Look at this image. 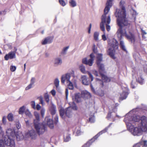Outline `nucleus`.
I'll use <instances>...</instances> for the list:
<instances>
[{
	"label": "nucleus",
	"instance_id": "f257e3e1",
	"mask_svg": "<svg viewBox=\"0 0 147 147\" xmlns=\"http://www.w3.org/2000/svg\"><path fill=\"white\" fill-rule=\"evenodd\" d=\"M136 109L130 111L125 115L124 120L127 129L134 136H139L143 132L147 131V120L146 117L134 115Z\"/></svg>",
	"mask_w": 147,
	"mask_h": 147
},
{
	"label": "nucleus",
	"instance_id": "f03ea898",
	"mask_svg": "<svg viewBox=\"0 0 147 147\" xmlns=\"http://www.w3.org/2000/svg\"><path fill=\"white\" fill-rule=\"evenodd\" d=\"M125 2L123 1H121L120 3V5L121 8V10L117 9L115 14L116 16L118 17L117 19V23L118 25L120 27L118 30L116 34L118 38L121 40L122 36H125L126 38L132 43H134L135 41V37L134 35L130 32L127 34L125 30H123V27L124 26H129L130 25V22L128 21L126 18V15L125 7L123 6Z\"/></svg>",
	"mask_w": 147,
	"mask_h": 147
},
{
	"label": "nucleus",
	"instance_id": "7ed1b4c3",
	"mask_svg": "<svg viewBox=\"0 0 147 147\" xmlns=\"http://www.w3.org/2000/svg\"><path fill=\"white\" fill-rule=\"evenodd\" d=\"M111 7H105L104 9V13L102 16L101 18V22L100 24V28L101 30L103 32L105 31L104 26L105 24H109L111 21L110 16V15L107 14L110 10Z\"/></svg>",
	"mask_w": 147,
	"mask_h": 147
},
{
	"label": "nucleus",
	"instance_id": "20e7f679",
	"mask_svg": "<svg viewBox=\"0 0 147 147\" xmlns=\"http://www.w3.org/2000/svg\"><path fill=\"white\" fill-rule=\"evenodd\" d=\"M6 134L7 136L6 138L11 137L15 138L16 136L17 141H20L23 139L24 137L23 134L21 133L18 132L16 133L14 129L9 128L7 129Z\"/></svg>",
	"mask_w": 147,
	"mask_h": 147
},
{
	"label": "nucleus",
	"instance_id": "39448f33",
	"mask_svg": "<svg viewBox=\"0 0 147 147\" xmlns=\"http://www.w3.org/2000/svg\"><path fill=\"white\" fill-rule=\"evenodd\" d=\"M119 43L115 39L112 40V42L111 45L112 48H109L108 51L109 55L113 59H115L116 57L115 56V49H118V48Z\"/></svg>",
	"mask_w": 147,
	"mask_h": 147
},
{
	"label": "nucleus",
	"instance_id": "423d86ee",
	"mask_svg": "<svg viewBox=\"0 0 147 147\" xmlns=\"http://www.w3.org/2000/svg\"><path fill=\"white\" fill-rule=\"evenodd\" d=\"M34 125L36 132L39 135L42 134L45 132V127L44 125L39 123L34 124Z\"/></svg>",
	"mask_w": 147,
	"mask_h": 147
},
{
	"label": "nucleus",
	"instance_id": "0eeeda50",
	"mask_svg": "<svg viewBox=\"0 0 147 147\" xmlns=\"http://www.w3.org/2000/svg\"><path fill=\"white\" fill-rule=\"evenodd\" d=\"M102 56L101 54H98L97 56L96 63L99 68V73L100 74H102V72L103 71L105 70L104 65L100 63L102 61Z\"/></svg>",
	"mask_w": 147,
	"mask_h": 147
},
{
	"label": "nucleus",
	"instance_id": "6e6552de",
	"mask_svg": "<svg viewBox=\"0 0 147 147\" xmlns=\"http://www.w3.org/2000/svg\"><path fill=\"white\" fill-rule=\"evenodd\" d=\"M108 127L106 128L100 132L98 134L94 137L91 140H89L82 147H89L90 146L91 144V143L94 141L96 139L100 134H102V133L106 132L107 130Z\"/></svg>",
	"mask_w": 147,
	"mask_h": 147
},
{
	"label": "nucleus",
	"instance_id": "1a4fd4ad",
	"mask_svg": "<svg viewBox=\"0 0 147 147\" xmlns=\"http://www.w3.org/2000/svg\"><path fill=\"white\" fill-rule=\"evenodd\" d=\"M14 138L11 137L6 138L5 137L4 138L5 145L10 147H15V145L14 140Z\"/></svg>",
	"mask_w": 147,
	"mask_h": 147
},
{
	"label": "nucleus",
	"instance_id": "9d476101",
	"mask_svg": "<svg viewBox=\"0 0 147 147\" xmlns=\"http://www.w3.org/2000/svg\"><path fill=\"white\" fill-rule=\"evenodd\" d=\"M90 59L88 60L86 58L83 59L82 60V63L88 65L90 66H92V65L94 60V56L93 53H92L90 55Z\"/></svg>",
	"mask_w": 147,
	"mask_h": 147
},
{
	"label": "nucleus",
	"instance_id": "9b49d317",
	"mask_svg": "<svg viewBox=\"0 0 147 147\" xmlns=\"http://www.w3.org/2000/svg\"><path fill=\"white\" fill-rule=\"evenodd\" d=\"M70 78V74L67 73L66 74L63 75L61 77V82L63 84L65 82L66 83L69 82Z\"/></svg>",
	"mask_w": 147,
	"mask_h": 147
},
{
	"label": "nucleus",
	"instance_id": "f8f14e48",
	"mask_svg": "<svg viewBox=\"0 0 147 147\" xmlns=\"http://www.w3.org/2000/svg\"><path fill=\"white\" fill-rule=\"evenodd\" d=\"M118 105V104L117 103L115 105H113L112 107H111V108H109V109L110 111L111 110L113 112H115L117 111V107ZM112 112L110 111V112L108 114L107 116V118L109 119L111 116V113Z\"/></svg>",
	"mask_w": 147,
	"mask_h": 147
},
{
	"label": "nucleus",
	"instance_id": "ddd939ff",
	"mask_svg": "<svg viewBox=\"0 0 147 147\" xmlns=\"http://www.w3.org/2000/svg\"><path fill=\"white\" fill-rule=\"evenodd\" d=\"M15 57V52L11 51L5 56L4 59L5 60H8L9 59H12Z\"/></svg>",
	"mask_w": 147,
	"mask_h": 147
},
{
	"label": "nucleus",
	"instance_id": "4468645a",
	"mask_svg": "<svg viewBox=\"0 0 147 147\" xmlns=\"http://www.w3.org/2000/svg\"><path fill=\"white\" fill-rule=\"evenodd\" d=\"M90 86L92 91L94 94L101 96H103L104 95V93L103 90L99 89L97 90V92H96L92 84L90 85Z\"/></svg>",
	"mask_w": 147,
	"mask_h": 147
},
{
	"label": "nucleus",
	"instance_id": "2eb2a0df",
	"mask_svg": "<svg viewBox=\"0 0 147 147\" xmlns=\"http://www.w3.org/2000/svg\"><path fill=\"white\" fill-rule=\"evenodd\" d=\"M81 96L82 97L85 98H89L91 97L90 93L86 90L82 91Z\"/></svg>",
	"mask_w": 147,
	"mask_h": 147
},
{
	"label": "nucleus",
	"instance_id": "dca6fc26",
	"mask_svg": "<svg viewBox=\"0 0 147 147\" xmlns=\"http://www.w3.org/2000/svg\"><path fill=\"white\" fill-rule=\"evenodd\" d=\"M62 63L61 59L59 57H57L54 59L53 61L54 65L57 67L61 65Z\"/></svg>",
	"mask_w": 147,
	"mask_h": 147
},
{
	"label": "nucleus",
	"instance_id": "f3484780",
	"mask_svg": "<svg viewBox=\"0 0 147 147\" xmlns=\"http://www.w3.org/2000/svg\"><path fill=\"white\" fill-rule=\"evenodd\" d=\"M82 84L85 85H88L90 82L88 80V78L86 76H82L81 77Z\"/></svg>",
	"mask_w": 147,
	"mask_h": 147
},
{
	"label": "nucleus",
	"instance_id": "a211bd4d",
	"mask_svg": "<svg viewBox=\"0 0 147 147\" xmlns=\"http://www.w3.org/2000/svg\"><path fill=\"white\" fill-rule=\"evenodd\" d=\"M53 39V38L51 37H46L44 40L42 41V44L43 45H45L50 43L52 42Z\"/></svg>",
	"mask_w": 147,
	"mask_h": 147
},
{
	"label": "nucleus",
	"instance_id": "6ab92c4d",
	"mask_svg": "<svg viewBox=\"0 0 147 147\" xmlns=\"http://www.w3.org/2000/svg\"><path fill=\"white\" fill-rule=\"evenodd\" d=\"M45 120H47V124L49 127L51 128L52 129L54 127V124L52 119H49L48 117H46Z\"/></svg>",
	"mask_w": 147,
	"mask_h": 147
},
{
	"label": "nucleus",
	"instance_id": "aec40b11",
	"mask_svg": "<svg viewBox=\"0 0 147 147\" xmlns=\"http://www.w3.org/2000/svg\"><path fill=\"white\" fill-rule=\"evenodd\" d=\"M34 115L35 117V119H34V124L40 123L39 114L36 112H34Z\"/></svg>",
	"mask_w": 147,
	"mask_h": 147
},
{
	"label": "nucleus",
	"instance_id": "412c9836",
	"mask_svg": "<svg viewBox=\"0 0 147 147\" xmlns=\"http://www.w3.org/2000/svg\"><path fill=\"white\" fill-rule=\"evenodd\" d=\"M65 114L68 117H71L72 114V110L71 107H68L65 109Z\"/></svg>",
	"mask_w": 147,
	"mask_h": 147
},
{
	"label": "nucleus",
	"instance_id": "4be33fe9",
	"mask_svg": "<svg viewBox=\"0 0 147 147\" xmlns=\"http://www.w3.org/2000/svg\"><path fill=\"white\" fill-rule=\"evenodd\" d=\"M29 135L32 139H35L37 136L36 133L34 130H30L29 132Z\"/></svg>",
	"mask_w": 147,
	"mask_h": 147
},
{
	"label": "nucleus",
	"instance_id": "5701e85b",
	"mask_svg": "<svg viewBox=\"0 0 147 147\" xmlns=\"http://www.w3.org/2000/svg\"><path fill=\"white\" fill-rule=\"evenodd\" d=\"M56 106L53 103L51 104V106L50 108V111L52 115H53L56 113Z\"/></svg>",
	"mask_w": 147,
	"mask_h": 147
},
{
	"label": "nucleus",
	"instance_id": "b1692460",
	"mask_svg": "<svg viewBox=\"0 0 147 147\" xmlns=\"http://www.w3.org/2000/svg\"><path fill=\"white\" fill-rule=\"evenodd\" d=\"M81 96L80 93H78L75 95V101L79 103L81 101Z\"/></svg>",
	"mask_w": 147,
	"mask_h": 147
},
{
	"label": "nucleus",
	"instance_id": "393cba45",
	"mask_svg": "<svg viewBox=\"0 0 147 147\" xmlns=\"http://www.w3.org/2000/svg\"><path fill=\"white\" fill-rule=\"evenodd\" d=\"M128 94L129 93L127 90L126 92L123 91V93L121 94V96L120 99L122 100L125 99L127 97Z\"/></svg>",
	"mask_w": 147,
	"mask_h": 147
},
{
	"label": "nucleus",
	"instance_id": "a878e982",
	"mask_svg": "<svg viewBox=\"0 0 147 147\" xmlns=\"http://www.w3.org/2000/svg\"><path fill=\"white\" fill-rule=\"evenodd\" d=\"M142 74L141 73H139V76L137 78H136V80L139 83L142 84H143L144 82V79L142 77Z\"/></svg>",
	"mask_w": 147,
	"mask_h": 147
},
{
	"label": "nucleus",
	"instance_id": "bb28decb",
	"mask_svg": "<svg viewBox=\"0 0 147 147\" xmlns=\"http://www.w3.org/2000/svg\"><path fill=\"white\" fill-rule=\"evenodd\" d=\"M120 48L124 51L127 52V50L125 45L124 42L122 40L120 41Z\"/></svg>",
	"mask_w": 147,
	"mask_h": 147
},
{
	"label": "nucleus",
	"instance_id": "cd10ccee",
	"mask_svg": "<svg viewBox=\"0 0 147 147\" xmlns=\"http://www.w3.org/2000/svg\"><path fill=\"white\" fill-rule=\"evenodd\" d=\"M102 79L103 81L105 82H109L110 80V79L107 76L104 75L102 74H100Z\"/></svg>",
	"mask_w": 147,
	"mask_h": 147
},
{
	"label": "nucleus",
	"instance_id": "c85d7f7f",
	"mask_svg": "<svg viewBox=\"0 0 147 147\" xmlns=\"http://www.w3.org/2000/svg\"><path fill=\"white\" fill-rule=\"evenodd\" d=\"M69 6L72 7H74L77 5L76 3L74 0H69Z\"/></svg>",
	"mask_w": 147,
	"mask_h": 147
},
{
	"label": "nucleus",
	"instance_id": "c756f323",
	"mask_svg": "<svg viewBox=\"0 0 147 147\" xmlns=\"http://www.w3.org/2000/svg\"><path fill=\"white\" fill-rule=\"evenodd\" d=\"M74 133H76L77 136H78L81 134V132L80 131V127L79 126L76 127L74 132Z\"/></svg>",
	"mask_w": 147,
	"mask_h": 147
},
{
	"label": "nucleus",
	"instance_id": "7c9ffc66",
	"mask_svg": "<svg viewBox=\"0 0 147 147\" xmlns=\"http://www.w3.org/2000/svg\"><path fill=\"white\" fill-rule=\"evenodd\" d=\"M79 68L81 71L84 74H86V71L85 70V67L82 65H81L79 67Z\"/></svg>",
	"mask_w": 147,
	"mask_h": 147
},
{
	"label": "nucleus",
	"instance_id": "2f4dec72",
	"mask_svg": "<svg viewBox=\"0 0 147 147\" xmlns=\"http://www.w3.org/2000/svg\"><path fill=\"white\" fill-rule=\"evenodd\" d=\"M113 0H108L106 4V7H111L112 5V2Z\"/></svg>",
	"mask_w": 147,
	"mask_h": 147
},
{
	"label": "nucleus",
	"instance_id": "473e14b6",
	"mask_svg": "<svg viewBox=\"0 0 147 147\" xmlns=\"http://www.w3.org/2000/svg\"><path fill=\"white\" fill-rule=\"evenodd\" d=\"M25 113L26 116H28L29 118H32V115L30 112L29 111L28 109H26L25 111Z\"/></svg>",
	"mask_w": 147,
	"mask_h": 147
},
{
	"label": "nucleus",
	"instance_id": "72a5a7b5",
	"mask_svg": "<svg viewBox=\"0 0 147 147\" xmlns=\"http://www.w3.org/2000/svg\"><path fill=\"white\" fill-rule=\"evenodd\" d=\"M68 87L69 89L70 90H73L74 88V86L72 83L69 81L67 83Z\"/></svg>",
	"mask_w": 147,
	"mask_h": 147
},
{
	"label": "nucleus",
	"instance_id": "f704fd0d",
	"mask_svg": "<svg viewBox=\"0 0 147 147\" xmlns=\"http://www.w3.org/2000/svg\"><path fill=\"white\" fill-rule=\"evenodd\" d=\"M44 98L47 103H49V95L47 93L45 94L44 96Z\"/></svg>",
	"mask_w": 147,
	"mask_h": 147
},
{
	"label": "nucleus",
	"instance_id": "c9c22d12",
	"mask_svg": "<svg viewBox=\"0 0 147 147\" xmlns=\"http://www.w3.org/2000/svg\"><path fill=\"white\" fill-rule=\"evenodd\" d=\"M69 48V46H67L64 48L61 52V54L63 55H65L66 54V52Z\"/></svg>",
	"mask_w": 147,
	"mask_h": 147
},
{
	"label": "nucleus",
	"instance_id": "e433bc0d",
	"mask_svg": "<svg viewBox=\"0 0 147 147\" xmlns=\"http://www.w3.org/2000/svg\"><path fill=\"white\" fill-rule=\"evenodd\" d=\"M25 110V107L23 106L21 107L19 109V113L20 114H22Z\"/></svg>",
	"mask_w": 147,
	"mask_h": 147
},
{
	"label": "nucleus",
	"instance_id": "4c0bfd02",
	"mask_svg": "<svg viewBox=\"0 0 147 147\" xmlns=\"http://www.w3.org/2000/svg\"><path fill=\"white\" fill-rule=\"evenodd\" d=\"M59 113L60 116L63 117L64 114H65V110H64L63 109L61 108L59 110Z\"/></svg>",
	"mask_w": 147,
	"mask_h": 147
},
{
	"label": "nucleus",
	"instance_id": "58836bf2",
	"mask_svg": "<svg viewBox=\"0 0 147 147\" xmlns=\"http://www.w3.org/2000/svg\"><path fill=\"white\" fill-rule=\"evenodd\" d=\"M99 33L98 32H95L94 33V39L95 40H97L98 39V36Z\"/></svg>",
	"mask_w": 147,
	"mask_h": 147
},
{
	"label": "nucleus",
	"instance_id": "ea45409f",
	"mask_svg": "<svg viewBox=\"0 0 147 147\" xmlns=\"http://www.w3.org/2000/svg\"><path fill=\"white\" fill-rule=\"evenodd\" d=\"M7 119L9 121H12L13 120V115L11 113L9 114L7 116Z\"/></svg>",
	"mask_w": 147,
	"mask_h": 147
},
{
	"label": "nucleus",
	"instance_id": "a19ab883",
	"mask_svg": "<svg viewBox=\"0 0 147 147\" xmlns=\"http://www.w3.org/2000/svg\"><path fill=\"white\" fill-rule=\"evenodd\" d=\"M59 81L58 79L56 78L54 81V84L57 88H58L59 86Z\"/></svg>",
	"mask_w": 147,
	"mask_h": 147
},
{
	"label": "nucleus",
	"instance_id": "79ce46f5",
	"mask_svg": "<svg viewBox=\"0 0 147 147\" xmlns=\"http://www.w3.org/2000/svg\"><path fill=\"white\" fill-rule=\"evenodd\" d=\"M40 102V103L42 105H45V103L43 100V98L42 96H40L38 97Z\"/></svg>",
	"mask_w": 147,
	"mask_h": 147
},
{
	"label": "nucleus",
	"instance_id": "37998d69",
	"mask_svg": "<svg viewBox=\"0 0 147 147\" xmlns=\"http://www.w3.org/2000/svg\"><path fill=\"white\" fill-rule=\"evenodd\" d=\"M70 140V137L69 135H67L64 136V141L65 142H67Z\"/></svg>",
	"mask_w": 147,
	"mask_h": 147
},
{
	"label": "nucleus",
	"instance_id": "c03bdc74",
	"mask_svg": "<svg viewBox=\"0 0 147 147\" xmlns=\"http://www.w3.org/2000/svg\"><path fill=\"white\" fill-rule=\"evenodd\" d=\"M59 2L60 4L62 6H65L66 4L64 0H59Z\"/></svg>",
	"mask_w": 147,
	"mask_h": 147
},
{
	"label": "nucleus",
	"instance_id": "a18cd8bd",
	"mask_svg": "<svg viewBox=\"0 0 147 147\" xmlns=\"http://www.w3.org/2000/svg\"><path fill=\"white\" fill-rule=\"evenodd\" d=\"M5 142L3 140H0V147H5Z\"/></svg>",
	"mask_w": 147,
	"mask_h": 147
},
{
	"label": "nucleus",
	"instance_id": "49530a36",
	"mask_svg": "<svg viewBox=\"0 0 147 147\" xmlns=\"http://www.w3.org/2000/svg\"><path fill=\"white\" fill-rule=\"evenodd\" d=\"M33 85L31 84H30L28 86L25 88L26 90H28L31 89L33 87Z\"/></svg>",
	"mask_w": 147,
	"mask_h": 147
},
{
	"label": "nucleus",
	"instance_id": "de8ad7c7",
	"mask_svg": "<svg viewBox=\"0 0 147 147\" xmlns=\"http://www.w3.org/2000/svg\"><path fill=\"white\" fill-rule=\"evenodd\" d=\"M31 104L32 107L34 109H36L35 106V103L34 101H32L31 102Z\"/></svg>",
	"mask_w": 147,
	"mask_h": 147
},
{
	"label": "nucleus",
	"instance_id": "09e8293b",
	"mask_svg": "<svg viewBox=\"0 0 147 147\" xmlns=\"http://www.w3.org/2000/svg\"><path fill=\"white\" fill-rule=\"evenodd\" d=\"M70 107H71V109H73L74 110H77L78 109V107L75 104H74L73 105Z\"/></svg>",
	"mask_w": 147,
	"mask_h": 147
},
{
	"label": "nucleus",
	"instance_id": "8fccbe9b",
	"mask_svg": "<svg viewBox=\"0 0 147 147\" xmlns=\"http://www.w3.org/2000/svg\"><path fill=\"white\" fill-rule=\"evenodd\" d=\"M45 111V110L44 109H42L41 110L40 113L42 117H43L44 115Z\"/></svg>",
	"mask_w": 147,
	"mask_h": 147
},
{
	"label": "nucleus",
	"instance_id": "3c124183",
	"mask_svg": "<svg viewBox=\"0 0 147 147\" xmlns=\"http://www.w3.org/2000/svg\"><path fill=\"white\" fill-rule=\"evenodd\" d=\"M16 69V67L14 66H11L10 67V69L11 71H14Z\"/></svg>",
	"mask_w": 147,
	"mask_h": 147
},
{
	"label": "nucleus",
	"instance_id": "603ef678",
	"mask_svg": "<svg viewBox=\"0 0 147 147\" xmlns=\"http://www.w3.org/2000/svg\"><path fill=\"white\" fill-rule=\"evenodd\" d=\"M35 78H34V77L32 78L30 80V84H31L34 85V83L35 82Z\"/></svg>",
	"mask_w": 147,
	"mask_h": 147
},
{
	"label": "nucleus",
	"instance_id": "864d4df0",
	"mask_svg": "<svg viewBox=\"0 0 147 147\" xmlns=\"http://www.w3.org/2000/svg\"><path fill=\"white\" fill-rule=\"evenodd\" d=\"M88 74L89 76V77L91 79V81H92L94 79V78L92 76V74L90 72H88Z\"/></svg>",
	"mask_w": 147,
	"mask_h": 147
},
{
	"label": "nucleus",
	"instance_id": "5fc2aeb1",
	"mask_svg": "<svg viewBox=\"0 0 147 147\" xmlns=\"http://www.w3.org/2000/svg\"><path fill=\"white\" fill-rule=\"evenodd\" d=\"M106 25V28L108 31H109L111 29V27L108 24H105Z\"/></svg>",
	"mask_w": 147,
	"mask_h": 147
},
{
	"label": "nucleus",
	"instance_id": "6e6d98bb",
	"mask_svg": "<svg viewBox=\"0 0 147 147\" xmlns=\"http://www.w3.org/2000/svg\"><path fill=\"white\" fill-rule=\"evenodd\" d=\"M90 121L92 123H94L95 121L94 117H90L89 118Z\"/></svg>",
	"mask_w": 147,
	"mask_h": 147
},
{
	"label": "nucleus",
	"instance_id": "4d7b16f0",
	"mask_svg": "<svg viewBox=\"0 0 147 147\" xmlns=\"http://www.w3.org/2000/svg\"><path fill=\"white\" fill-rule=\"evenodd\" d=\"M93 50L94 53L97 52V48L95 45H94L93 47Z\"/></svg>",
	"mask_w": 147,
	"mask_h": 147
},
{
	"label": "nucleus",
	"instance_id": "13d9d810",
	"mask_svg": "<svg viewBox=\"0 0 147 147\" xmlns=\"http://www.w3.org/2000/svg\"><path fill=\"white\" fill-rule=\"evenodd\" d=\"M141 30L142 32V38H144V35H145L146 34V33L144 30H143L142 28H141Z\"/></svg>",
	"mask_w": 147,
	"mask_h": 147
},
{
	"label": "nucleus",
	"instance_id": "bf43d9fd",
	"mask_svg": "<svg viewBox=\"0 0 147 147\" xmlns=\"http://www.w3.org/2000/svg\"><path fill=\"white\" fill-rule=\"evenodd\" d=\"M55 123L56 124L58 122V117L57 115H56L54 118Z\"/></svg>",
	"mask_w": 147,
	"mask_h": 147
},
{
	"label": "nucleus",
	"instance_id": "052dcab7",
	"mask_svg": "<svg viewBox=\"0 0 147 147\" xmlns=\"http://www.w3.org/2000/svg\"><path fill=\"white\" fill-rule=\"evenodd\" d=\"M92 73L96 76H98V72L95 70L92 71Z\"/></svg>",
	"mask_w": 147,
	"mask_h": 147
},
{
	"label": "nucleus",
	"instance_id": "680f3d73",
	"mask_svg": "<svg viewBox=\"0 0 147 147\" xmlns=\"http://www.w3.org/2000/svg\"><path fill=\"white\" fill-rule=\"evenodd\" d=\"M16 126L18 129H20L21 127V125L19 122L17 123Z\"/></svg>",
	"mask_w": 147,
	"mask_h": 147
},
{
	"label": "nucleus",
	"instance_id": "e2e57ef3",
	"mask_svg": "<svg viewBox=\"0 0 147 147\" xmlns=\"http://www.w3.org/2000/svg\"><path fill=\"white\" fill-rule=\"evenodd\" d=\"M65 95H66V99H67L68 98V91L67 88H66L65 89Z\"/></svg>",
	"mask_w": 147,
	"mask_h": 147
},
{
	"label": "nucleus",
	"instance_id": "0e129e2a",
	"mask_svg": "<svg viewBox=\"0 0 147 147\" xmlns=\"http://www.w3.org/2000/svg\"><path fill=\"white\" fill-rule=\"evenodd\" d=\"M105 31L104 32H103L104 34L102 35V39L104 41L106 40L107 39L106 36L105 34Z\"/></svg>",
	"mask_w": 147,
	"mask_h": 147
},
{
	"label": "nucleus",
	"instance_id": "69168bd1",
	"mask_svg": "<svg viewBox=\"0 0 147 147\" xmlns=\"http://www.w3.org/2000/svg\"><path fill=\"white\" fill-rule=\"evenodd\" d=\"M53 96H55L56 94V92L54 90H52L51 92Z\"/></svg>",
	"mask_w": 147,
	"mask_h": 147
},
{
	"label": "nucleus",
	"instance_id": "338daca9",
	"mask_svg": "<svg viewBox=\"0 0 147 147\" xmlns=\"http://www.w3.org/2000/svg\"><path fill=\"white\" fill-rule=\"evenodd\" d=\"M2 122L4 124H5L6 123V118L5 117H3L2 119Z\"/></svg>",
	"mask_w": 147,
	"mask_h": 147
},
{
	"label": "nucleus",
	"instance_id": "774afa93",
	"mask_svg": "<svg viewBox=\"0 0 147 147\" xmlns=\"http://www.w3.org/2000/svg\"><path fill=\"white\" fill-rule=\"evenodd\" d=\"M144 71L145 72L147 73V65H145L144 67Z\"/></svg>",
	"mask_w": 147,
	"mask_h": 147
}]
</instances>
